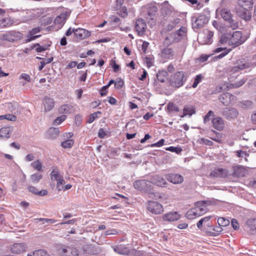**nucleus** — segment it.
<instances>
[{"mask_svg": "<svg viewBox=\"0 0 256 256\" xmlns=\"http://www.w3.org/2000/svg\"><path fill=\"white\" fill-rule=\"evenodd\" d=\"M42 102L45 111H50L54 107V102L52 98L46 96L44 98Z\"/></svg>", "mask_w": 256, "mask_h": 256, "instance_id": "obj_25", "label": "nucleus"}, {"mask_svg": "<svg viewBox=\"0 0 256 256\" xmlns=\"http://www.w3.org/2000/svg\"><path fill=\"white\" fill-rule=\"evenodd\" d=\"M58 250L62 256H78V250L72 247H61Z\"/></svg>", "mask_w": 256, "mask_h": 256, "instance_id": "obj_12", "label": "nucleus"}, {"mask_svg": "<svg viewBox=\"0 0 256 256\" xmlns=\"http://www.w3.org/2000/svg\"><path fill=\"white\" fill-rule=\"evenodd\" d=\"M168 110L170 111H174L178 112L180 111V108L178 106H176L173 103H169L168 105Z\"/></svg>", "mask_w": 256, "mask_h": 256, "instance_id": "obj_47", "label": "nucleus"}, {"mask_svg": "<svg viewBox=\"0 0 256 256\" xmlns=\"http://www.w3.org/2000/svg\"><path fill=\"white\" fill-rule=\"evenodd\" d=\"M194 113L195 110L193 106H186L183 110V114L181 116V117L183 118L187 115L192 116Z\"/></svg>", "mask_w": 256, "mask_h": 256, "instance_id": "obj_33", "label": "nucleus"}, {"mask_svg": "<svg viewBox=\"0 0 256 256\" xmlns=\"http://www.w3.org/2000/svg\"><path fill=\"white\" fill-rule=\"evenodd\" d=\"M245 82L246 80L244 78H242L234 84H230L228 82L222 83L217 88L218 91L221 92L222 91L228 90L231 88H239L242 86Z\"/></svg>", "mask_w": 256, "mask_h": 256, "instance_id": "obj_7", "label": "nucleus"}, {"mask_svg": "<svg viewBox=\"0 0 256 256\" xmlns=\"http://www.w3.org/2000/svg\"><path fill=\"white\" fill-rule=\"evenodd\" d=\"M74 112V107L69 104H64L58 108V112L62 114H70Z\"/></svg>", "mask_w": 256, "mask_h": 256, "instance_id": "obj_23", "label": "nucleus"}, {"mask_svg": "<svg viewBox=\"0 0 256 256\" xmlns=\"http://www.w3.org/2000/svg\"><path fill=\"white\" fill-rule=\"evenodd\" d=\"M146 28V24L144 20L139 18L136 20L135 28L139 36H142L145 34Z\"/></svg>", "mask_w": 256, "mask_h": 256, "instance_id": "obj_13", "label": "nucleus"}, {"mask_svg": "<svg viewBox=\"0 0 256 256\" xmlns=\"http://www.w3.org/2000/svg\"><path fill=\"white\" fill-rule=\"evenodd\" d=\"M87 72L88 70H86L85 72L84 71H80L79 73L81 74L79 78L80 80L82 82H85L86 77H87Z\"/></svg>", "mask_w": 256, "mask_h": 256, "instance_id": "obj_55", "label": "nucleus"}, {"mask_svg": "<svg viewBox=\"0 0 256 256\" xmlns=\"http://www.w3.org/2000/svg\"><path fill=\"white\" fill-rule=\"evenodd\" d=\"M253 0H238L237 14L242 18L248 20L251 18Z\"/></svg>", "mask_w": 256, "mask_h": 256, "instance_id": "obj_2", "label": "nucleus"}, {"mask_svg": "<svg viewBox=\"0 0 256 256\" xmlns=\"http://www.w3.org/2000/svg\"><path fill=\"white\" fill-rule=\"evenodd\" d=\"M147 210L154 214H160L164 212L163 206L159 202L153 200L147 202Z\"/></svg>", "mask_w": 256, "mask_h": 256, "instance_id": "obj_6", "label": "nucleus"}, {"mask_svg": "<svg viewBox=\"0 0 256 256\" xmlns=\"http://www.w3.org/2000/svg\"><path fill=\"white\" fill-rule=\"evenodd\" d=\"M206 211L207 208L206 202H198L195 204L194 208L186 212V216L188 219L192 220L202 215Z\"/></svg>", "mask_w": 256, "mask_h": 256, "instance_id": "obj_3", "label": "nucleus"}, {"mask_svg": "<svg viewBox=\"0 0 256 256\" xmlns=\"http://www.w3.org/2000/svg\"><path fill=\"white\" fill-rule=\"evenodd\" d=\"M76 30V28H72V29L70 28L66 32V36H70L72 33L74 34V30Z\"/></svg>", "mask_w": 256, "mask_h": 256, "instance_id": "obj_64", "label": "nucleus"}, {"mask_svg": "<svg viewBox=\"0 0 256 256\" xmlns=\"http://www.w3.org/2000/svg\"><path fill=\"white\" fill-rule=\"evenodd\" d=\"M21 79L24 80L26 82H30L31 80L30 76L29 74L25 73H22L21 74L19 78V80Z\"/></svg>", "mask_w": 256, "mask_h": 256, "instance_id": "obj_51", "label": "nucleus"}, {"mask_svg": "<svg viewBox=\"0 0 256 256\" xmlns=\"http://www.w3.org/2000/svg\"><path fill=\"white\" fill-rule=\"evenodd\" d=\"M246 37L240 31H235L232 34H222L220 39L221 43L228 42L232 47L231 48H216L214 52H220L224 51L222 54L214 57V59L221 58L228 54L232 48H234L244 44L246 40Z\"/></svg>", "mask_w": 256, "mask_h": 256, "instance_id": "obj_1", "label": "nucleus"}, {"mask_svg": "<svg viewBox=\"0 0 256 256\" xmlns=\"http://www.w3.org/2000/svg\"><path fill=\"white\" fill-rule=\"evenodd\" d=\"M202 79V76L201 74L197 75L194 78V84L192 86V88H196L198 84L201 82Z\"/></svg>", "mask_w": 256, "mask_h": 256, "instance_id": "obj_50", "label": "nucleus"}, {"mask_svg": "<svg viewBox=\"0 0 256 256\" xmlns=\"http://www.w3.org/2000/svg\"><path fill=\"white\" fill-rule=\"evenodd\" d=\"M50 177L52 180L56 181V188L58 191H60L63 189V184H64L65 182L63 178V176L60 174L58 170L56 169H54L50 174Z\"/></svg>", "mask_w": 256, "mask_h": 256, "instance_id": "obj_9", "label": "nucleus"}, {"mask_svg": "<svg viewBox=\"0 0 256 256\" xmlns=\"http://www.w3.org/2000/svg\"><path fill=\"white\" fill-rule=\"evenodd\" d=\"M222 115L226 120H230L236 118L238 116V112L236 109L231 108H226L223 112Z\"/></svg>", "mask_w": 256, "mask_h": 256, "instance_id": "obj_18", "label": "nucleus"}, {"mask_svg": "<svg viewBox=\"0 0 256 256\" xmlns=\"http://www.w3.org/2000/svg\"><path fill=\"white\" fill-rule=\"evenodd\" d=\"M27 246L24 243H16L10 248V252L15 254H20L26 252Z\"/></svg>", "mask_w": 256, "mask_h": 256, "instance_id": "obj_19", "label": "nucleus"}, {"mask_svg": "<svg viewBox=\"0 0 256 256\" xmlns=\"http://www.w3.org/2000/svg\"><path fill=\"white\" fill-rule=\"evenodd\" d=\"M214 232L209 231V235L216 236L218 235L223 230L222 226L218 225L213 228Z\"/></svg>", "mask_w": 256, "mask_h": 256, "instance_id": "obj_36", "label": "nucleus"}, {"mask_svg": "<svg viewBox=\"0 0 256 256\" xmlns=\"http://www.w3.org/2000/svg\"><path fill=\"white\" fill-rule=\"evenodd\" d=\"M228 175V171L226 169L218 168L212 170L210 174L211 176L214 178H226Z\"/></svg>", "mask_w": 256, "mask_h": 256, "instance_id": "obj_20", "label": "nucleus"}, {"mask_svg": "<svg viewBox=\"0 0 256 256\" xmlns=\"http://www.w3.org/2000/svg\"><path fill=\"white\" fill-rule=\"evenodd\" d=\"M227 21L228 22V26L232 28V30H235L238 28V21L232 20V18H230V20H227Z\"/></svg>", "mask_w": 256, "mask_h": 256, "instance_id": "obj_40", "label": "nucleus"}, {"mask_svg": "<svg viewBox=\"0 0 256 256\" xmlns=\"http://www.w3.org/2000/svg\"><path fill=\"white\" fill-rule=\"evenodd\" d=\"M118 234V231L116 229L108 230L104 232V234L106 236H108V235H110V234L116 235Z\"/></svg>", "mask_w": 256, "mask_h": 256, "instance_id": "obj_53", "label": "nucleus"}, {"mask_svg": "<svg viewBox=\"0 0 256 256\" xmlns=\"http://www.w3.org/2000/svg\"><path fill=\"white\" fill-rule=\"evenodd\" d=\"M42 178V174L36 173L30 176V180L34 184L38 183Z\"/></svg>", "mask_w": 256, "mask_h": 256, "instance_id": "obj_38", "label": "nucleus"}, {"mask_svg": "<svg viewBox=\"0 0 256 256\" xmlns=\"http://www.w3.org/2000/svg\"><path fill=\"white\" fill-rule=\"evenodd\" d=\"M168 72L165 70H159L156 74L157 79L162 82H164L167 79Z\"/></svg>", "mask_w": 256, "mask_h": 256, "instance_id": "obj_31", "label": "nucleus"}, {"mask_svg": "<svg viewBox=\"0 0 256 256\" xmlns=\"http://www.w3.org/2000/svg\"><path fill=\"white\" fill-rule=\"evenodd\" d=\"M208 22V18L203 15L200 16L196 20V24L199 27H202Z\"/></svg>", "mask_w": 256, "mask_h": 256, "instance_id": "obj_32", "label": "nucleus"}, {"mask_svg": "<svg viewBox=\"0 0 256 256\" xmlns=\"http://www.w3.org/2000/svg\"><path fill=\"white\" fill-rule=\"evenodd\" d=\"M218 224L221 226H226L230 224L228 220L224 218H220L218 219Z\"/></svg>", "mask_w": 256, "mask_h": 256, "instance_id": "obj_39", "label": "nucleus"}, {"mask_svg": "<svg viewBox=\"0 0 256 256\" xmlns=\"http://www.w3.org/2000/svg\"><path fill=\"white\" fill-rule=\"evenodd\" d=\"M52 21V18L51 17L44 16L41 19V22L44 26L50 24Z\"/></svg>", "mask_w": 256, "mask_h": 256, "instance_id": "obj_45", "label": "nucleus"}, {"mask_svg": "<svg viewBox=\"0 0 256 256\" xmlns=\"http://www.w3.org/2000/svg\"><path fill=\"white\" fill-rule=\"evenodd\" d=\"M231 224L234 230H237L239 228V224L236 219L232 220Z\"/></svg>", "mask_w": 256, "mask_h": 256, "instance_id": "obj_58", "label": "nucleus"}, {"mask_svg": "<svg viewBox=\"0 0 256 256\" xmlns=\"http://www.w3.org/2000/svg\"><path fill=\"white\" fill-rule=\"evenodd\" d=\"M101 114L100 112H94L91 114L90 116L89 119L88 120V122L92 123V122L96 118L98 117V115Z\"/></svg>", "mask_w": 256, "mask_h": 256, "instance_id": "obj_49", "label": "nucleus"}, {"mask_svg": "<svg viewBox=\"0 0 256 256\" xmlns=\"http://www.w3.org/2000/svg\"><path fill=\"white\" fill-rule=\"evenodd\" d=\"M162 54L164 58L172 59L174 56V53L172 48H166L162 50Z\"/></svg>", "mask_w": 256, "mask_h": 256, "instance_id": "obj_27", "label": "nucleus"}, {"mask_svg": "<svg viewBox=\"0 0 256 256\" xmlns=\"http://www.w3.org/2000/svg\"><path fill=\"white\" fill-rule=\"evenodd\" d=\"M186 80L184 72L178 71L172 76L170 82L172 86L176 88H180L184 85Z\"/></svg>", "mask_w": 256, "mask_h": 256, "instance_id": "obj_5", "label": "nucleus"}, {"mask_svg": "<svg viewBox=\"0 0 256 256\" xmlns=\"http://www.w3.org/2000/svg\"><path fill=\"white\" fill-rule=\"evenodd\" d=\"M134 187L135 189L144 192H148L149 194H153V186L151 184L150 181L146 180H136L134 182Z\"/></svg>", "mask_w": 256, "mask_h": 256, "instance_id": "obj_4", "label": "nucleus"}, {"mask_svg": "<svg viewBox=\"0 0 256 256\" xmlns=\"http://www.w3.org/2000/svg\"><path fill=\"white\" fill-rule=\"evenodd\" d=\"M166 150L177 154H180L182 151V149L180 147H174L172 146L166 148Z\"/></svg>", "mask_w": 256, "mask_h": 256, "instance_id": "obj_43", "label": "nucleus"}, {"mask_svg": "<svg viewBox=\"0 0 256 256\" xmlns=\"http://www.w3.org/2000/svg\"><path fill=\"white\" fill-rule=\"evenodd\" d=\"M40 31V29L39 27H36L32 28L30 32V36H28V41L30 42L35 40L37 38L40 36V35L34 36V34L39 32Z\"/></svg>", "mask_w": 256, "mask_h": 256, "instance_id": "obj_30", "label": "nucleus"}, {"mask_svg": "<svg viewBox=\"0 0 256 256\" xmlns=\"http://www.w3.org/2000/svg\"><path fill=\"white\" fill-rule=\"evenodd\" d=\"M91 35V32L82 28H76L74 30V36L76 38L82 40L90 37Z\"/></svg>", "mask_w": 256, "mask_h": 256, "instance_id": "obj_17", "label": "nucleus"}, {"mask_svg": "<svg viewBox=\"0 0 256 256\" xmlns=\"http://www.w3.org/2000/svg\"><path fill=\"white\" fill-rule=\"evenodd\" d=\"M180 214L177 212L172 211L167 212L162 216L164 222H173L180 219Z\"/></svg>", "mask_w": 256, "mask_h": 256, "instance_id": "obj_14", "label": "nucleus"}, {"mask_svg": "<svg viewBox=\"0 0 256 256\" xmlns=\"http://www.w3.org/2000/svg\"><path fill=\"white\" fill-rule=\"evenodd\" d=\"M14 21L9 18H4L0 20V27L8 28L13 25Z\"/></svg>", "mask_w": 256, "mask_h": 256, "instance_id": "obj_29", "label": "nucleus"}, {"mask_svg": "<svg viewBox=\"0 0 256 256\" xmlns=\"http://www.w3.org/2000/svg\"><path fill=\"white\" fill-rule=\"evenodd\" d=\"M236 156L238 158H242L244 156H248L249 154L246 152L242 151V150H238L236 152Z\"/></svg>", "mask_w": 256, "mask_h": 256, "instance_id": "obj_56", "label": "nucleus"}, {"mask_svg": "<svg viewBox=\"0 0 256 256\" xmlns=\"http://www.w3.org/2000/svg\"><path fill=\"white\" fill-rule=\"evenodd\" d=\"M212 122L213 127L218 130H222L224 127V120L219 116L213 118Z\"/></svg>", "mask_w": 256, "mask_h": 256, "instance_id": "obj_22", "label": "nucleus"}, {"mask_svg": "<svg viewBox=\"0 0 256 256\" xmlns=\"http://www.w3.org/2000/svg\"><path fill=\"white\" fill-rule=\"evenodd\" d=\"M166 180L174 184H180L183 182V176L178 174L170 173L166 174Z\"/></svg>", "mask_w": 256, "mask_h": 256, "instance_id": "obj_15", "label": "nucleus"}, {"mask_svg": "<svg viewBox=\"0 0 256 256\" xmlns=\"http://www.w3.org/2000/svg\"><path fill=\"white\" fill-rule=\"evenodd\" d=\"M6 119L11 121H16V117L13 114H6Z\"/></svg>", "mask_w": 256, "mask_h": 256, "instance_id": "obj_60", "label": "nucleus"}, {"mask_svg": "<svg viewBox=\"0 0 256 256\" xmlns=\"http://www.w3.org/2000/svg\"><path fill=\"white\" fill-rule=\"evenodd\" d=\"M250 119L252 122L254 124H256V110L252 113Z\"/></svg>", "mask_w": 256, "mask_h": 256, "instance_id": "obj_62", "label": "nucleus"}, {"mask_svg": "<svg viewBox=\"0 0 256 256\" xmlns=\"http://www.w3.org/2000/svg\"><path fill=\"white\" fill-rule=\"evenodd\" d=\"M151 184H155L157 186L162 187L166 184V182L164 178L159 176H154L150 181Z\"/></svg>", "mask_w": 256, "mask_h": 256, "instance_id": "obj_24", "label": "nucleus"}, {"mask_svg": "<svg viewBox=\"0 0 256 256\" xmlns=\"http://www.w3.org/2000/svg\"><path fill=\"white\" fill-rule=\"evenodd\" d=\"M246 224L252 231H256V218L249 219L246 222Z\"/></svg>", "mask_w": 256, "mask_h": 256, "instance_id": "obj_35", "label": "nucleus"}, {"mask_svg": "<svg viewBox=\"0 0 256 256\" xmlns=\"http://www.w3.org/2000/svg\"><path fill=\"white\" fill-rule=\"evenodd\" d=\"M124 85V82L120 78L114 82V88L116 89H120Z\"/></svg>", "mask_w": 256, "mask_h": 256, "instance_id": "obj_48", "label": "nucleus"}, {"mask_svg": "<svg viewBox=\"0 0 256 256\" xmlns=\"http://www.w3.org/2000/svg\"><path fill=\"white\" fill-rule=\"evenodd\" d=\"M186 28L184 27H181L176 32L178 36H184L186 33Z\"/></svg>", "mask_w": 256, "mask_h": 256, "instance_id": "obj_57", "label": "nucleus"}, {"mask_svg": "<svg viewBox=\"0 0 256 256\" xmlns=\"http://www.w3.org/2000/svg\"><path fill=\"white\" fill-rule=\"evenodd\" d=\"M108 98V102L110 104H113V105H115L116 104L117 100L114 97L110 96Z\"/></svg>", "mask_w": 256, "mask_h": 256, "instance_id": "obj_63", "label": "nucleus"}, {"mask_svg": "<svg viewBox=\"0 0 256 256\" xmlns=\"http://www.w3.org/2000/svg\"><path fill=\"white\" fill-rule=\"evenodd\" d=\"M12 128L9 126L3 127L0 129V138H8L12 132Z\"/></svg>", "mask_w": 256, "mask_h": 256, "instance_id": "obj_26", "label": "nucleus"}, {"mask_svg": "<svg viewBox=\"0 0 256 256\" xmlns=\"http://www.w3.org/2000/svg\"><path fill=\"white\" fill-rule=\"evenodd\" d=\"M73 133L72 132H66L64 134V138H68L62 142L60 146L64 148H70L74 144V141L73 139H70L73 136Z\"/></svg>", "mask_w": 256, "mask_h": 256, "instance_id": "obj_16", "label": "nucleus"}, {"mask_svg": "<svg viewBox=\"0 0 256 256\" xmlns=\"http://www.w3.org/2000/svg\"><path fill=\"white\" fill-rule=\"evenodd\" d=\"M67 116L65 114L62 115L60 116H58L54 121V124H60L61 123H62L64 121Z\"/></svg>", "mask_w": 256, "mask_h": 256, "instance_id": "obj_42", "label": "nucleus"}, {"mask_svg": "<svg viewBox=\"0 0 256 256\" xmlns=\"http://www.w3.org/2000/svg\"><path fill=\"white\" fill-rule=\"evenodd\" d=\"M70 14L68 12H62L60 15L58 16L54 20V26H53L52 30L54 31H57L63 26L68 16Z\"/></svg>", "mask_w": 256, "mask_h": 256, "instance_id": "obj_8", "label": "nucleus"}, {"mask_svg": "<svg viewBox=\"0 0 256 256\" xmlns=\"http://www.w3.org/2000/svg\"><path fill=\"white\" fill-rule=\"evenodd\" d=\"M118 14L123 18H126L128 15L126 8V6H121Z\"/></svg>", "mask_w": 256, "mask_h": 256, "instance_id": "obj_41", "label": "nucleus"}, {"mask_svg": "<svg viewBox=\"0 0 256 256\" xmlns=\"http://www.w3.org/2000/svg\"><path fill=\"white\" fill-rule=\"evenodd\" d=\"M33 256H49V254L46 250H38L33 252Z\"/></svg>", "mask_w": 256, "mask_h": 256, "instance_id": "obj_44", "label": "nucleus"}, {"mask_svg": "<svg viewBox=\"0 0 256 256\" xmlns=\"http://www.w3.org/2000/svg\"><path fill=\"white\" fill-rule=\"evenodd\" d=\"M149 43L146 42H144L142 46V50L144 53L146 54L147 49L148 47Z\"/></svg>", "mask_w": 256, "mask_h": 256, "instance_id": "obj_59", "label": "nucleus"}, {"mask_svg": "<svg viewBox=\"0 0 256 256\" xmlns=\"http://www.w3.org/2000/svg\"><path fill=\"white\" fill-rule=\"evenodd\" d=\"M221 16L226 20H230L232 18V14L230 10L224 8L221 10Z\"/></svg>", "mask_w": 256, "mask_h": 256, "instance_id": "obj_34", "label": "nucleus"}, {"mask_svg": "<svg viewBox=\"0 0 256 256\" xmlns=\"http://www.w3.org/2000/svg\"><path fill=\"white\" fill-rule=\"evenodd\" d=\"M28 190L30 192L40 196H46L48 193L46 190H42L39 191L36 187L32 186L28 187Z\"/></svg>", "mask_w": 256, "mask_h": 256, "instance_id": "obj_28", "label": "nucleus"}, {"mask_svg": "<svg viewBox=\"0 0 256 256\" xmlns=\"http://www.w3.org/2000/svg\"><path fill=\"white\" fill-rule=\"evenodd\" d=\"M22 38V34L20 32L14 30L7 32L2 36V40L10 42L20 40Z\"/></svg>", "mask_w": 256, "mask_h": 256, "instance_id": "obj_10", "label": "nucleus"}, {"mask_svg": "<svg viewBox=\"0 0 256 256\" xmlns=\"http://www.w3.org/2000/svg\"><path fill=\"white\" fill-rule=\"evenodd\" d=\"M218 99L224 106H228L232 104L236 97L230 93L226 92L222 94Z\"/></svg>", "mask_w": 256, "mask_h": 256, "instance_id": "obj_11", "label": "nucleus"}, {"mask_svg": "<svg viewBox=\"0 0 256 256\" xmlns=\"http://www.w3.org/2000/svg\"><path fill=\"white\" fill-rule=\"evenodd\" d=\"M164 140L162 138L157 142L150 144V146L152 148L162 146L163 145H164Z\"/></svg>", "mask_w": 256, "mask_h": 256, "instance_id": "obj_54", "label": "nucleus"}, {"mask_svg": "<svg viewBox=\"0 0 256 256\" xmlns=\"http://www.w3.org/2000/svg\"><path fill=\"white\" fill-rule=\"evenodd\" d=\"M145 62L148 68L151 67L153 65L154 58L146 56L145 58Z\"/></svg>", "mask_w": 256, "mask_h": 256, "instance_id": "obj_52", "label": "nucleus"}, {"mask_svg": "<svg viewBox=\"0 0 256 256\" xmlns=\"http://www.w3.org/2000/svg\"><path fill=\"white\" fill-rule=\"evenodd\" d=\"M106 136V132L103 128H100L98 132V136L100 138H102Z\"/></svg>", "mask_w": 256, "mask_h": 256, "instance_id": "obj_61", "label": "nucleus"}, {"mask_svg": "<svg viewBox=\"0 0 256 256\" xmlns=\"http://www.w3.org/2000/svg\"><path fill=\"white\" fill-rule=\"evenodd\" d=\"M31 166L34 169L38 171L41 172L43 170L42 162L39 160H36L32 162Z\"/></svg>", "mask_w": 256, "mask_h": 256, "instance_id": "obj_37", "label": "nucleus"}, {"mask_svg": "<svg viewBox=\"0 0 256 256\" xmlns=\"http://www.w3.org/2000/svg\"><path fill=\"white\" fill-rule=\"evenodd\" d=\"M232 169L234 172L232 176L234 177H244L247 172L246 168L240 165L233 166Z\"/></svg>", "mask_w": 256, "mask_h": 256, "instance_id": "obj_21", "label": "nucleus"}, {"mask_svg": "<svg viewBox=\"0 0 256 256\" xmlns=\"http://www.w3.org/2000/svg\"><path fill=\"white\" fill-rule=\"evenodd\" d=\"M208 222V217L206 216L200 220L197 223V226L200 230H202V224Z\"/></svg>", "mask_w": 256, "mask_h": 256, "instance_id": "obj_46", "label": "nucleus"}]
</instances>
